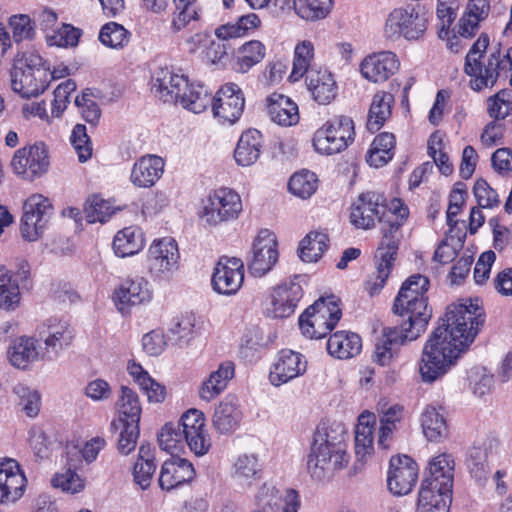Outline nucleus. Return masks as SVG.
<instances>
[{
  "label": "nucleus",
  "mask_w": 512,
  "mask_h": 512,
  "mask_svg": "<svg viewBox=\"0 0 512 512\" xmlns=\"http://www.w3.org/2000/svg\"><path fill=\"white\" fill-rule=\"evenodd\" d=\"M8 356L13 366L25 369L31 362L39 359L40 352L35 339L22 336L13 342L8 350Z\"/></svg>",
  "instance_id": "40"
},
{
  "label": "nucleus",
  "mask_w": 512,
  "mask_h": 512,
  "mask_svg": "<svg viewBox=\"0 0 512 512\" xmlns=\"http://www.w3.org/2000/svg\"><path fill=\"white\" fill-rule=\"evenodd\" d=\"M306 368L307 363L302 354L284 349L278 353L270 371L269 380L272 385L281 386L303 375Z\"/></svg>",
  "instance_id": "23"
},
{
  "label": "nucleus",
  "mask_w": 512,
  "mask_h": 512,
  "mask_svg": "<svg viewBox=\"0 0 512 512\" xmlns=\"http://www.w3.org/2000/svg\"><path fill=\"white\" fill-rule=\"evenodd\" d=\"M345 437V429L341 424L319 426L316 429L307 456V470L312 479L329 481L337 471L347 466L350 457Z\"/></svg>",
  "instance_id": "2"
},
{
  "label": "nucleus",
  "mask_w": 512,
  "mask_h": 512,
  "mask_svg": "<svg viewBox=\"0 0 512 512\" xmlns=\"http://www.w3.org/2000/svg\"><path fill=\"white\" fill-rule=\"evenodd\" d=\"M110 429L112 431H117L119 429L121 430L120 438L118 441V450L121 454L128 455L131 451L135 449L136 442L139 436V424L118 423V425L113 428L111 424Z\"/></svg>",
  "instance_id": "59"
},
{
  "label": "nucleus",
  "mask_w": 512,
  "mask_h": 512,
  "mask_svg": "<svg viewBox=\"0 0 512 512\" xmlns=\"http://www.w3.org/2000/svg\"><path fill=\"white\" fill-rule=\"evenodd\" d=\"M23 210L20 226L22 237L28 241H36L46 227L52 205L48 198L34 194L25 201Z\"/></svg>",
  "instance_id": "13"
},
{
  "label": "nucleus",
  "mask_w": 512,
  "mask_h": 512,
  "mask_svg": "<svg viewBox=\"0 0 512 512\" xmlns=\"http://www.w3.org/2000/svg\"><path fill=\"white\" fill-rule=\"evenodd\" d=\"M318 179L315 173L302 170L293 174L289 180L290 192L302 199L310 198L317 190Z\"/></svg>",
  "instance_id": "46"
},
{
  "label": "nucleus",
  "mask_w": 512,
  "mask_h": 512,
  "mask_svg": "<svg viewBox=\"0 0 512 512\" xmlns=\"http://www.w3.org/2000/svg\"><path fill=\"white\" fill-rule=\"evenodd\" d=\"M75 332L67 321L50 320L46 328L40 331V337L45 344L43 357L54 360L74 339Z\"/></svg>",
  "instance_id": "24"
},
{
  "label": "nucleus",
  "mask_w": 512,
  "mask_h": 512,
  "mask_svg": "<svg viewBox=\"0 0 512 512\" xmlns=\"http://www.w3.org/2000/svg\"><path fill=\"white\" fill-rule=\"evenodd\" d=\"M331 0H295L294 10L303 19L315 21L325 18L331 11Z\"/></svg>",
  "instance_id": "48"
},
{
  "label": "nucleus",
  "mask_w": 512,
  "mask_h": 512,
  "mask_svg": "<svg viewBox=\"0 0 512 512\" xmlns=\"http://www.w3.org/2000/svg\"><path fill=\"white\" fill-rule=\"evenodd\" d=\"M9 26L12 31V38L16 43L34 39L35 25L28 15L19 14L11 16Z\"/></svg>",
  "instance_id": "54"
},
{
  "label": "nucleus",
  "mask_w": 512,
  "mask_h": 512,
  "mask_svg": "<svg viewBox=\"0 0 512 512\" xmlns=\"http://www.w3.org/2000/svg\"><path fill=\"white\" fill-rule=\"evenodd\" d=\"M260 472L258 458L253 454L241 455L235 462L234 476L241 485H251L253 479L259 478Z\"/></svg>",
  "instance_id": "50"
},
{
  "label": "nucleus",
  "mask_w": 512,
  "mask_h": 512,
  "mask_svg": "<svg viewBox=\"0 0 512 512\" xmlns=\"http://www.w3.org/2000/svg\"><path fill=\"white\" fill-rule=\"evenodd\" d=\"M76 90V83L68 79L60 83L54 90V98L51 102V115L52 117H60L66 110L69 104L70 94Z\"/></svg>",
  "instance_id": "57"
},
{
  "label": "nucleus",
  "mask_w": 512,
  "mask_h": 512,
  "mask_svg": "<svg viewBox=\"0 0 512 512\" xmlns=\"http://www.w3.org/2000/svg\"><path fill=\"white\" fill-rule=\"evenodd\" d=\"M400 67L397 55L391 51H381L368 55L360 64L364 78L374 83H382L394 75Z\"/></svg>",
  "instance_id": "22"
},
{
  "label": "nucleus",
  "mask_w": 512,
  "mask_h": 512,
  "mask_svg": "<svg viewBox=\"0 0 512 512\" xmlns=\"http://www.w3.org/2000/svg\"><path fill=\"white\" fill-rule=\"evenodd\" d=\"M11 167L17 175L29 181L45 174L49 168L45 145L40 143L18 149L11 160Z\"/></svg>",
  "instance_id": "14"
},
{
  "label": "nucleus",
  "mask_w": 512,
  "mask_h": 512,
  "mask_svg": "<svg viewBox=\"0 0 512 512\" xmlns=\"http://www.w3.org/2000/svg\"><path fill=\"white\" fill-rule=\"evenodd\" d=\"M263 148V136L256 129L243 132L234 150V158L238 165L248 167L260 157Z\"/></svg>",
  "instance_id": "32"
},
{
  "label": "nucleus",
  "mask_w": 512,
  "mask_h": 512,
  "mask_svg": "<svg viewBox=\"0 0 512 512\" xmlns=\"http://www.w3.org/2000/svg\"><path fill=\"white\" fill-rule=\"evenodd\" d=\"M277 239L268 229L261 230L252 246V258L248 263L252 275L262 277L268 273L278 261Z\"/></svg>",
  "instance_id": "15"
},
{
  "label": "nucleus",
  "mask_w": 512,
  "mask_h": 512,
  "mask_svg": "<svg viewBox=\"0 0 512 512\" xmlns=\"http://www.w3.org/2000/svg\"><path fill=\"white\" fill-rule=\"evenodd\" d=\"M242 420L240 403L236 396L227 395L215 408L213 426L221 434L235 431Z\"/></svg>",
  "instance_id": "29"
},
{
  "label": "nucleus",
  "mask_w": 512,
  "mask_h": 512,
  "mask_svg": "<svg viewBox=\"0 0 512 512\" xmlns=\"http://www.w3.org/2000/svg\"><path fill=\"white\" fill-rule=\"evenodd\" d=\"M265 46L258 40L244 43L239 49L234 69L240 73H247L253 66L260 63L265 57Z\"/></svg>",
  "instance_id": "44"
},
{
  "label": "nucleus",
  "mask_w": 512,
  "mask_h": 512,
  "mask_svg": "<svg viewBox=\"0 0 512 512\" xmlns=\"http://www.w3.org/2000/svg\"><path fill=\"white\" fill-rule=\"evenodd\" d=\"M183 441L184 435L179 424H165L158 435L160 448L172 455L182 448Z\"/></svg>",
  "instance_id": "53"
},
{
  "label": "nucleus",
  "mask_w": 512,
  "mask_h": 512,
  "mask_svg": "<svg viewBox=\"0 0 512 512\" xmlns=\"http://www.w3.org/2000/svg\"><path fill=\"white\" fill-rule=\"evenodd\" d=\"M429 284L424 275L410 276L402 284L393 304V312L402 318L401 323L421 334L432 318V308L426 295Z\"/></svg>",
  "instance_id": "4"
},
{
  "label": "nucleus",
  "mask_w": 512,
  "mask_h": 512,
  "mask_svg": "<svg viewBox=\"0 0 512 512\" xmlns=\"http://www.w3.org/2000/svg\"><path fill=\"white\" fill-rule=\"evenodd\" d=\"M418 479L417 463L407 455L392 457L387 476L389 491L402 496L410 493Z\"/></svg>",
  "instance_id": "18"
},
{
  "label": "nucleus",
  "mask_w": 512,
  "mask_h": 512,
  "mask_svg": "<svg viewBox=\"0 0 512 512\" xmlns=\"http://www.w3.org/2000/svg\"><path fill=\"white\" fill-rule=\"evenodd\" d=\"M242 211L241 197L230 188L211 192L204 201L202 218L210 226L235 220Z\"/></svg>",
  "instance_id": "10"
},
{
  "label": "nucleus",
  "mask_w": 512,
  "mask_h": 512,
  "mask_svg": "<svg viewBox=\"0 0 512 512\" xmlns=\"http://www.w3.org/2000/svg\"><path fill=\"white\" fill-rule=\"evenodd\" d=\"M81 35L80 29L70 24H63L52 35L47 36V42L50 46L74 47L78 44Z\"/></svg>",
  "instance_id": "58"
},
{
  "label": "nucleus",
  "mask_w": 512,
  "mask_h": 512,
  "mask_svg": "<svg viewBox=\"0 0 512 512\" xmlns=\"http://www.w3.org/2000/svg\"><path fill=\"white\" fill-rule=\"evenodd\" d=\"M26 486V477L18 462L12 458L0 460V503H13L20 499Z\"/></svg>",
  "instance_id": "20"
},
{
  "label": "nucleus",
  "mask_w": 512,
  "mask_h": 512,
  "mask_svg": "<svg viewBox=\"0 0 512 512\" xmlns=\"http://www.w3.org/2000/svg\"><path fill=\"white\" fill-rule=\"evenodd\" d=\"M376 418L373 413L363 412L358 417L355 430V451L357 456L364 457L373 451V432Z\"/></svg>",
  "instance_id": "42"
},
{
  "label": "nucleus",
  "mask_w": 512,
  "mask_h": 512,
  "mask_svg": "<svg viewBox=\"0 0 512 512\" xmlns=\"http://www.w3.org/2000/svg\"><path fill=\"white\" fill-rule=\"evenodd\" d=\"M335 296L318 299L299 317L302 333L309 338L325 337L339 322L342 310Z\"/></svg>",
  "instance_id": "7"
},
{
  "label": "nucleus",
  "mask_w": 512,
  "mask_h": 512,
  "mask_svg": "<svg viewBox=\"0 0 512 512\" xmlns=\"http://www.w3.org/2000/svg\"><path fill=\"white\" fill-rule=\"evenodd\" d=\"M501 64L499 63V49L490 54L487 65L482 66L480 62H475L474 73H466L471 76L470 87L474 91H481L484 88L493 87L500 75Z\"/></svg>",
  "instance_id": "35"
},
{
  "label": "nucleus",
  "mask_w": 512,
  "mask_h": 512,
  "mask_svg": "<svg viewBox=\"0 0 512 512\" xmlns=\"http://www.w3.org/2000/svg\"><path fill=\"white\" fill-rule=\"evenodd\" d=\"M266 107L270 119L280 126L290 127L299 121L297 104L283 94L273 93L268 96Z\"/></svg>",
  "instance_id": "30"
},
{
  "label": "nucleus",
  "mask_w": 512,
  "mask_h": 512,
  "mask_svg": "<svg viewBox=\"0 0 512 512\" xmlns=\"http://www.w3.org/2000/svg\"><path fill=\"white\" fill-rule=\"evenodd\" d=\"M72 146L77 153L80 162H86L92 156V143L87 134V128L83 124H77L70 137Z\"/></svg>",
  "instance_id": "55"
},
{
  "label": "nucleus",
  "mask_w": 512,
  "mask_h": 512,
  "mask_svg": "<svg viewBox=\"0 0 512 512\" xmlns=\"http://www.w3.org/2000/svg\"><path fill=\"white\" fill-rule=\"evenodd\" d=\"M235 365L232 361H224L219 364L215 371L202 383L199 389V396L202 400L211 401L220 395L226 388L229 381L234 377Z\"/></svg>",
  "instance_id": "33"
},
{
  "label": "nucleus",
  "mask_w": 512,
  "mask_h": 512,
  "mask_svg": "<svg viewBox=\"0 0 512 512\" xmlns=\"http://www.w3.org/2000/svg\"><path fill=\"white\" fill-rule=\"evenodd\" d=\"M164 160L153 154L140 157L133 165L130 181L139 188H150L161 178L164 172Z\"/></svg>",
  "instance_id": "26"
},
{
  "label": "nucleus",
  "mask_w": 512,
  "mask_h": 512,
  "mask_svg": "<svg viewBox=\"0 0 512 512\" xmlns=\"http://www.w3.org/2000/svg\"><path fill=\"white\" fill-rule=\"evenodd\" d=\"M152 298L153 290L144 277L127 279L115 292V301L122 305L120 310L125 306L149 303Z\"/></svg>",
  "instance_id": "27"
},
{
  "label": "nucleus",
  "mask_w": 512,
  "mask_h": 512,
  "mask_svg": "<svg viewBox=\"0 0 512 512\" xmlns=\"http://www.w3.org/2000/svg\"><path fill=\"white\" fill-rule=\"evenodd\" d=\"M328 240V236L325 233L310 232L300 242L299 257L307 263L318 261L328 247Z\"/></svg>",
  "instance_id": "45"
},
{
  "label": "nucleus",
  "mask_w": 512,
  "mask_h": 512,
  "mask_svg": "<svg viewBox=\"0 0 512 512\" xmlns=\"http://www.w3.org/2000/svg\"><path fill=\"white\" fill-rule=\"evenodd\" d=\"M426 29L424 7L420 4H407L389 13L384 25V36L390 40H398L401 37L406 40H418Z\"/></svg>",
  "instance_id": "6"
},
{
  "label": "nucleus",
  "mask_w": 512,
  "mask_h": 512,
  "mask_svg": "<svg viewBox=\"0 0 512 512\" xmlns=\"http://www.w3.org/2000/svg\"><path fill=\"white\" fill-rule=\"evenodd\" d=\"M141 404L139 397L131 388L122 386L119 399V419L112 421V428L119 424H139L141 417Z\"/></svg>",
  "instance_id": "41"
},
{
  "label": "nucleus",
  "mask_w": 512,
  "mask_h": 512,
  "mask_svg": "<svg viewBox=\"0 0 512 512\" xmlns=\"http://www.w3.org/2000/svg\"><path fill=\"white\" fill-rule=\"evenodd\" d=\"M244 95L238 85L227 83L223 85L213 99V115L222 123L233 124L243 113Z\"/></svg>",
  "instance_id": "16"
},
{
  "label": "nucleus",
  "mask_w": 512,
  "mask_h": 512,
  "mask_svg": "<svg viewBox=\"0 0 512 512\" xmlns=\"http://www.w3.org/2000/svg\"><path fill=\"white\" fill-rule=\"evenodd\" d=\"M75 104L81 108L82 117L86 122L92 126H96L98 124L101 116V110L98 104L91 99L89 94L83 93L82 96H77Z\"/></svg>",
  "instance_id": "64"
},
{
  "label": "nucleus",
  "mask_w": 512,
  "mask_h": 512,
  "mask_svg": "<svg viewBox=\"0 0 512 512\" xmlns=\"http://www.w3.org/2000/svg\"><path fill=\"white\" fill-rule=\"evenodd\" d=\"M52 486L60 488L62 491L69 492L71 494L78 493L84 489V481L80 476L67 469L63 473L56 474L51 480Z\"/></svg>",
  "instance_id": "60"
},
{
  "label": "nucleus",
  "mask_w": 512,
  "mask_h": 512,
  "mask_svg": "<svg viewBox=\"0 0 512 512\" xmlns=\"http://www.w3.org/2000/svg\"><path fill=\"white\" fill-rule=\"evenodd\" d=\"M394 103V96L385 91H378L370 105L367 129L371 132L378 131L391 115V107Z\"/></svg>",
  "instance_id": "38"
},
{
  "label": "nucleus",
  "mask_w": 512,
  "mask_h": 512,
  "mask_svg": "<svg viewBox=\"0 0 512 512\" xmlns=\"http://www.w3.org/2000/svg\"><path fill=\"white\" fill-rule=\"evenodd\" d=\"M84 214L88 223H104L114 214V209L107 200L93 195L85 204Z\"/></svg>",
  "instance_id": "52"
},
{
  "label": "nucleus",
  "mask_w": 512,
  "mask_h": 512,
  "mask_svg": "<svg viewBox=\"0 0 512 512\" xmlns=\"http://www.w3.org/2000/svg\"><path fill=\"white\" fill-rule=\"evenodd\" d=\"M212 93L203 84H189L181 91L179 103L183 108L199 114L205 111L213 103Z\"/></svg>",
  "instance_id": "37"
},
{
  "label": "nucleus",
  "mask_w": 512,
  "mask_h": 512,
  "mask_svg": "<svg viewBox=\"0 0 512 512\" xmlns=\"http://www.w3.org/2000/svg\"><path fill=\"white\" fill-rule=\"evenodd\" d=\"M183 435L184 441L195 455L203 456L209 451L211 440L205 428L197 431L193 430Z\"/></svg>",
  "instance_id": "62"
},
{
  "label": "nucleus",
  "mask_w": 512,
  "mask_h": 512,
  "mask_svg": "<svg viewBox=\"0 0 512 512\" xmlns=\"http://www.w3.org/2000/svg\"><path fill=\"white\" fill-rule=\"evenodd\" d=\"M179 250L171 237L155 239L148 249L149 271L155 280L167 281L179 268Z\"/></svg>",
  "instance_id": "11"
},
{
  "label": "nucleus",
  "mask_w": 512,
  "mask_h": 512,
  "mask_svg": "<svg viewBox=\"0 0 512 512\" xmlns=\"http://www.w3.org/2000/svg\"><path fill=\"white\" fill-rule=\"evenodd\" d=\"M420 335V332L409 328L403 323L394 327L384 328L381 337L375 343L373 361L380 366L390 365L398 354L399 348L407 342L416 340Z\"/></svg>",
  "instance_id": "12"
},
{
  "label": "nucleus",
  "mask_w": 512,
  "mask_h": 512,
  "mask_svg": "<svg viewBox=\"0 0 512 512\" xmlns=\"http://www.w3.org/2000/svg\"><path fill=\"white\" fill-rule=\"evenodd\" d=\"M452 491H439L437 488L420 487L418 512H449Z\"/></svg>",
  "instance_id": "39"
},
{
  "label": "nucleus",
  "mask_w": 512,
  "mask_h": 512,
  "mask_svg": "<svg viewBox=\"0 0 512 512\" xmlns=\"http://www.w3.org/2000/svg\"><path fill=\"white\" fill-rule=\"evenodd\" d=\"M13 393L17 396V404L29 417L38 415L41 407V396L39 392L25 384L18 383L13 388Z\"/></svg>",
  "instance_id": "51"
},
{
  "label": "nucleus",
  "mask_w": 512,
  "mask_h": 512,
  "mask_svg": "<svg viewBox=\"0 0 512 512\" xmlns=\"http://www.w3.org/2000/svg\"><path fill=\"white\" fill-rule=\"evenodd\" d=\"M354 135L353 120L335 116L315 132L313 146L321 154L332 155L345 150L354 141Z\"/></svg>",
  "instance_id": "8"
},
{
  "label": "nucleus",
  "mask_w": 512,
  "mask_h": 512,
  "mask_svg": "<svg viewBox=\"0 0 512 512\" xmlns=\"http://www.w3.org/2000/svg\"><path fill=\"white\" fill-rule=\"evenodd\" d=\"M193 465L186 459L174 458L163 463L159 476V486L163 490H172L193 479Z\"/></svg>",
  "instance_id": "28"
},
{
  "label": "nucleus",
  "mask_w": 512,
  "mask_h": 512,
  "mask_svg": "<svg viewBox=\"0 0 512 512\" xmlns=\"http://www.w3.org/2000/svg\"><path fill=\"white\" fill-rule=\"evenodd\" d=\"M362 349L361 337L349 331H337L327 342L329 354L338 359H349L357 356Z\"/></svg>",
  "instance_id": "34"
},
{
  "label": "nucleus",
  "mask_w": 512,
  "mask_h": 512,
  "mask_svg": "<svg viewBox=\"0 0 512 512\" xmlns=\"http://www.w3.org/2000/svg\"><path fill=\"white\" fill-rule=\"evenodd\" d=\"M390 212H395L392 209V201L388 206L386 198L383 193L376 191H367L361 193L358 198L353 202L350 212V222L356 228L370 229L375 225L378 220L380 224L385 222V219Z\"/></svg>",
  "instance_id": "9"
},
{
  "label": "nucleus",
  "mask_w": 512,
  "mask_h": 512,
  "mask_svg": "<svg viewBox=\"0 0 512 512\" xmlns=\"http://www.w3.org/2000/svg\"><path fill=\"white\" fill-rule=\"evenodd\" d=\"M187 80L169 68H158L152 76V91L164 102L177 103L181 91L187 88Z\"/></svg>",
  "instance_id": "25"
},
{
  "label": "nucleus",
  "mask_w": 512,
  "mask_h": 512,
  "mask_svg": "<svg viewBox=\"0 0 512 512\" xmlns=\"http://www.w3.org/2000/svg\"><path fill=\"white\" fill-rule=\"evenodd\" d=\"M143 247V233L136 226L125 227L115 235L113 240L114 252L122 258L137 254Z\"/></svg>",
  "instance_id": "36"
},
{
  "label": "nucleus",
  "mask_w": 512,
  "mask_h": 512,
  "mask_svg": "<svg viewBox=\"0 0 512 512\" xmlns=\"http://www.w3.org/2000/svg\"><path fill=\"white\" fill-rule=\"evenodd\" d=\"M244 281V264L235 257H221L212 275L213 289L223 295H233Z\"/></svg>",
  "instance_id": "17"
},
{
  "label": "nucleus",
  "mask_w": 512,
  "mask_h": 512,
  "mask_svg": "<svg viewBox=\"0 0 512 512\" xmlns=\"http://www.w3.org/2000/svg\"><path fill=\"white\" fill-rule=\"evenodd\" d=\"M473 192L478 205L481 208H493L498 206L499 198L497 192L489 186L484 179L475 182Z\"/></svg>",
  "instance_id": "63"
},
{
  "label": "nucleus",
  "mask_w": 512,
  "mask_h": 512,
  "mask_svg": "<svg viewBox=\"0 0 512 512\" xmlns=\"http://www.w3.org/2000/svg\"><path fill=\"white\" fill-rule=\"evenodd\" d=\"M455 462L451 454L442 453L433 457L424 471L421 486L452 491Z\"/></svg>",
  "instance_id": "21"
},
{
  "label": "nucleus",
  "mask_w": 512,
  "mask_h": 512,
  "mask_svg": "<svg viewBox=\"0 0 512 512\" xmlns=\"http://www.w3.org/2000/svg\"><path fill=\"white\" fill-rule=\"evenodd\" d=\"M421 426L425 437L432 442H441L448 437V426L443 415L435 407L428 406L422 413Z\"/></svg>",
  "instance_id": "43"
},
{
  "label": "nucleus",
  "mask_w": 512,
  "mask_h": 512,
  "mask_svg": "<svg viewBox=\"0 0 512 512\" xmlns=\"http://www.w3.org/2000/svg\"><path fill=\"white\" fill-rule=\"evenodd\" d=\"M306 82L314 100L319 104H329L337 96L336 81L326 69H311L306 76Z\"/></svg>",
  "instance_id": "31"
},
{
  "label": "nucleus",
  "mask_w": 512,
  "mask_h": 512,
  "mask_svg": "<svg viewBox=\"0 0 512 512\" xmlns=\"http://www.w3.org/2000/svg\"><path fill=\"white\" fill-rule=\"evenodd\" d=\"M281 495L279 490L272 483L262 484L255 494V503L258 508L274 510L278 505Z\"/></svg>",
  "instance_id": "61"
},
{
  "label": "nucleus",
  "mask_w": 512,
  "mask_h": 512,
  "mask_svg": "<svg viewBox=\"0 0 512 512\" xmlns=\"http://www.w3.org/2000/svg\"><path fill=\"white\" fill-rule=\"evenodd\" d=\"M470 475L477 482H484L489 473L486 453L480 448H472L466 461Z\"/></svg>",
  "instance_id": "56"
},
{
  "label": "nucleus",
  "mask_w": 512,
  "mask_h": 512,
  "mask_svg": "<svg viewBox=\"0 0 512 512\" xmlns=\"http://www.w3.org/2000/svg\"><path fill=\"white\" fill-rule=\"evenodd\" d=\"M302 296L303 289L295 280L278 285L271 294L270 304L266 308L267 314L272 318L291 316Z\"/></svg>",
  "instance_id": "19"
},
{
  "label": "nucleus",
  "mask_w": 512,
  "mask_h": 512,
  "mask_svg": "<svg viewBox=\"0 0 512 512\" xmlns=\"http://www.w3.org/2000/svg\"><path fill=\"white\" fill-rule=\"evenodd\" d=\"M441 324L424 345L419 362L423 382L433 383L444 376L484 324L485 313L478 300L466 299L448 306Z\"/></svg>",
  "instance_id": "1"
},
{
  "label": "nucleus",
  "mask_w": 512,
  "mask_h": 512,
  "mask_svg": "<svg viewBox=\"0 0 512 512\" xmlns=\"http://www.w3.org/2000/svg\"><path fill=\"white\" fill-rule=\"evenodd\" d=\"M392 209L395 212H390L387 215L389 218L385 219L380 227L382 240L378 248L379 261L376 272L365 283L366 290L371 296L379 293L392 271L402 238L401 226L408 216V208L398 198L392 200Z\"/></svg>",
  "instance_id": "3"
},
{
  "label": "nucleus",
  "mask_w": 512,
  "mask_h": 512,
  "mask_svg": "<svg viewBox=\"0 0 512 512\" xmlns=\"http://www.w3.org/2000/svg\"><path fill=\"white\" fill-rule=\"evenodd\" d=\"M49 75V68L38 53L24 52L14 59L11 88L22 97L37 96L46 89Z\"/></svg>",
  "instance_id": "5"
},
{
  "label": "nucleus",
  "mask_w": 512,
  "mask_h": 512,
  "mask_svg": "<svg viewBox=\"0 0 512 512\" xmlns=\"http://www.w3.org/2000/svg\"><path fill=\"white\" fill-rule=\"evenodd\" d=\"M99 40L107 47L121 49L129 43L130 32L121 24L108 22L102 26Z\"/></svg>",
  "instance_id": "49"
},
{
  "label": "nucleus",
  "mask_w": 512,
  "mask_h": 512,
  "mask_svg": "<svg viewBox=\"0 0 512 512\" xmlns=\"http://www.w3.org/2000/svg\"><path fill=\"white\" fill-rule=\"evenodd\" d=\"M173 2L175 5V16L171 27L174 32H178L192 21L198 20V0H173Z\"/></svg>",
  "instance_id": "47"
}]
</instances>
